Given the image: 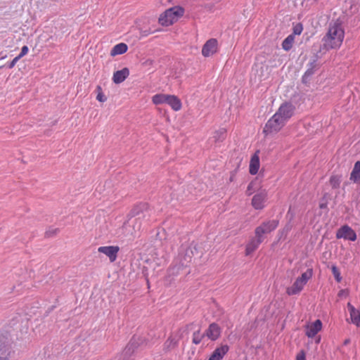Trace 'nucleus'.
<instances>
[{
	"instance_id": "obj_1",
	"label": "nucleus",
	"mask_w": 360,
	"mask_h": 360,
	"mask_svg": "<svg viewBox=\"0 0 360 360\" xmlns=\"http://www.w3.org/2000/svg\"><path fill=\"white\" fill-rule=\"evenodd\" d=\"M184 8L179 6H173L167 9L159 18V23L162 26H169L176 22L183 16Z\"/></svg>"
},
{
	"instance_id": "obj_2",
	"label": "nucleus",
	"mask_w": 360,
	"mask_h": 360,
	"mask_svg": "<svg viewBox=\"0 0 360 360\" xmlns=\"http://www.w3.org/2000/svg\"><path fill=\"white\" fill-rule=\"evenodd\" d=\"M286 124L281 117L275 113L266 123L263 133L266 135L276 133Z\"/></svg>"
},
{
	"instance_id": "obj_3",
	"label": "nucleus",
	"mask_w": 360,
	"mask_h": 360,
	"mask_svg": "<svg viewBox=\"0 0 360 360\" xmlns=\"http://www.w3.org/2000/svg\"><path fill=\"white\" fill-rule=\"evenodd\" d=\"M13 340L10 333L4 330H0V353L6 354L5 356H8L11 352V357H13L15 352L12 349Z\"/></svg>"
},
{
	"instance_id": "obj_4",
	"label": "nucleus",
	"mask_w": 360,
	"mask_h": 360,
	"mask_svg": "<svg viewBox=\"0 0 360 360\" xmlns=\"http://www.w3.org/2000/svg\"><path fill=\"white\" fill-rule=\"evenodd\" d=\"M197 251L195 245L191 243L188 246L182 245L179 252V262L182 266H187Z\"/></svg>"
},
{
	"instance_id": "obj_5",
	"label": "nucleus",
	"mask_w": 360,
	"mask_h": 360,
	"mask_svg": "<svg viewBox=\"0 0 360 360\" xmlns=\"http://www.w3.org/2000/svg\"><path fill=\"white\" fill-rule=\"evenodd\" d=\"M279 221L277 219H271L263 221L255 229L256 236L264 240V234L269 233L274 231L278 226Z\"/></svg>"
},
{
	"instance_id": "obj_6",
	"label": "nucleus",
	"mask_w": 360,
	"mask_h": 360,
	"mask_svg": "<svg viewBox=\"0 0 360 360\" xmlns=\"http://www.w3.org/2000/svg\"><path fill=\"white\" fill-rule=\"evenodd\" d=\"M327 33L335 37L337 43L344 40L345 31L342 22L338 20L330 23Z\"/></svg>"
},
{
	"instance_id": "obj_7",
	"label": "nucleus",
	"mask_w": 360,
	"mask_h": 360,
	"mask_svg": "<svg viewBox=\"0 0 360 360\" xmlns=\"http://www.w3.org/2000/svg\"><path fill=\"white\" fill-rule=\"evenodd\" d=\"M342 42L337 43L335 37L330 36L328 33L323 37L322 44H320V52L326 53L330 49H336L340 47Z\"/></svg>"
},
{
	"instance_id": "obj_8",
	"label": "nucleus",
	"mask_w": 360,
	"mask_h": 360,
	"mask_svg": "<svg viewBox=\"0 0 360 360\" xmlns=\"http://www.w3.org/2000/svg\"><path fill=\"white\" fill-rule=\"evenodd\" d=\"M295 108L290 102H285L282 103L278 110L276 111V114L282 118V120L287 122L293 115Z\"/></svg>"
},
{
	"instance_id": "obj_9",
	"label": "nucleus",
	"mask_w": 360,
	"mask_h": 360,
	"mask_svg": "<svg viewBox=\"0 0 360 360\" xmlns=\"http://www.w3.org/2000/svg\"><path fill=\"white\" fill-rule=\"evenodd\" d=\"M336 238L338 239L343 238L349 241H355L356 240V232L348 225L341 226L336 232Z\"/></svg>"
},
{
	"instance_id": "obj_10",
	"label": "nucleus",
	"mask_w": 360,
	"mask_h": 360,
	"mask_svg": "<svg viewBox=\"0 0 360 360\" xmlns=\"http://www.w3.org/2000/svg\"><path fill=\"white\" fill-rule=\"evenodd\" d=\"M267 199V192L266 190L259 191L252 199V205L255 210H262L265 206Z\"/></svg>"
},
{
	"instance_id": "obj_11",
	"label": "nucleus",
	"mask_w": 360,
	"mask_h": 360,
	"mask_svg": "<svg viewBox=\"0 0 360 360\" xmlns=\"http://www.w3.org/2000/svg\"><path fill=\"white\" fill-rule=\"evenodd\" d=\"M221 334V328L217 323H212L205 331V335L211 341L217 340Z\"/></svg>"
},
{
	"instance_id": "obj_12",
	"label": "nucleus",
	"mask_w": 360,
	"mask_h": 360,
	"mask_svg": "<svg viewBox=\"0 0 360 360\" xmlns=\"http://www.w3.org/2000/svg\"><path fill=\"white\" fill-rule=\"evenodd\" d=\"M217 51V40L216 39H210L207 40L203 45L202 49V54L205 57H209Z\"/></svg>"
},
{
	"instance_id": "obj_13",
	"label": "nucleus",
	"mask_w": 360,
	"mask_h": 360,
	"mask_svg": "<svg viewBox=\"0 0 360 360\" xmlns=\"http://www.w3.org/2000/svg\"><path fill=\"white\" fill-rule=\"evenodd\" d=\"M119 250L118 246H101L98 248V252L108 256L111 262L116 260Z\"/></svg>"
},
{
	"instance_id": "obj_14",
	"label": "nucleus",
	"mask_w": 360,
	"mask_h": 360,
	"mask_svg": "<svg viewBox=\"0 0 360 360\" xmlns=\"http://www.w3.org/2000/svg\"><path fill=\"white\" fill-rule=\"evenodd\" d=\"M148 204L146 202H140L136 205L131 210L128 214L129 218H132L135 217L143 215V217H146L145 212H146L148 210Z\"/></svg>"
},
{
	"instance_id": "obj_15",
	"label": "nucleus",
	"mask_w": 360,
	"mask_h": 360,
	"mask_svg": "<svg viewBox=\"0 0 360 360\" xmlns=\"http://www.w3.org/2000/svg\"><path fill=\"white\" fill-rule=\"evenodd\" d=\"M264 241L260 237L255 236L252 237L246 245L245 248V255H250L254 252L259 246V245Z\"/></svg>"
},
{
	"instance_id": "obj_16",
	"label": "nucleus",
	"mask_w": 360,
	"mask_h": 360,
	"mask_svg": "<svg viewBox=\"0 0 360 360\" xmlns=\"http://www.w3.org/2000/svg\"><path fill=\"white\" fill-rule=\"evenodd\" d=\"M229 350V346L228 345H221L213 351L208 360H221Z\"/></svg>"
},
{
	"instance_id": "obj_17",
	"label": "nucleus",
	"mask_w": 360,
	"mask_h": 360,
	"mask_svg": "<svg viewBox=\"0 0 360 360\" xmlns=\"http://www.w3.org/2000/svg\"><path fill=\"white\" fill-rule=\"evenodd\" d=\"M322 328V322L321 320H316L312 324L308 326L306 330V335L308 338H314Z\"/></svg>"
},
{
	"instance_id": "obj_18",
	"label": "nucleus",
	"mask_w": 360,
	"mask_h": 360,
	"mask_svg": "<svg viewBox=\"0 0 360 360\" xmlns=\"http://www.w3.org/2000/svg\"><path fill=\"white\" fill-rule=\"evenodd\" d=\"M350 314L351 321L356 326H360V310L356 309L350 302L347 304Z\"/></svg>"
},
{
	"instance_id": "obj_19",
	"label": "nucleus",
	"mask_w": 360,
	"mask_h": 360,
	"mask_svg": "<svg viewBox=\"0 0 360 360\" xmlns=\"http://www.w3.org/2000/svg\"><path fill=\"white\" fill-rule=\"evenodd\" d=\"M129 75V70L127 68H124L120 70L114 72L112 81L115 84H120L124 82Z\"/></svg>"
},
{
	"instance_id": "obj_20",
	"label": "nucleus",
	"mask_w": 360,
	"mask_h": 360,
	"mask_svg": "<svg viewBox=\"0 0 360 360\" xmlns=\"http://www.w3.org/2000/svg\"><path fill=\"white\" fill-rule=\"evenodd\" d=\"M259 169V158L257 153H255L250 160L249 166V172L252 175H255Z\"/></svg>"
},
{
	"instance_id": "obj_21",
	"label": "nucleus",
	"mask_w": 360,
	"mask_h": 360,
	"mask_svg": "<svg viewBox=\"0 0 360 360\" xmlns=\"http://www.w3.org/2000/svg\"><path fill=\"white\" fill-rule=\"evenodd\" d=\"M166 103L175 111L179 110L182 106L180 99L174 95H168Z\"/></svg>"
},
{
	"instance_id": "obj_22",
	"label": "nucleus",
	"mask_w": 360,
	"mask_h": 360,
	"mask_svg": "<svg viewBox=\"0 0 360 360\" xmlns=\"http://www.w3.org/2000/svg\"><path fill=\"white\" fill-rule=\"evenodd\" d=\"M139 343L133 338L123 350L124 355L131 358L135 350L138 348Z\"/></svg>"
},
{
	"instance_id": "obj_23",
	"label": "nucleus",
	"mask_w": 360,
	"mask_h": 360,
	"mask_svg": "<svg viewBox=\"0 0 360 360\" xmlns=\"http://www.w3.org/2000/svg\"><path fill=\"white\" fill-rule=\"evenodd\" d=\"M349 179L355 184L360 182V161H356L354 163V167L350 174Z\"/></svg>"
},
{
	"instance_id": "obj_24",
	"label": "nucleus",
	"mask_w": 360,
	"mask_h": 360,
	"mask_svg": "<svg viewBox=\"0 0 360 360\" xmlns=\"http://www.w3.org/2000/svg\"><path fill=\"white\" fill-rule=\"evenodd\" d=\"M304 285L297 278L292 285L287 289L288 295H294L298 294L303 289Z\"/></svg>"
},
{
	"instance_id": "obj_25",
	"label": "nucleus",
	"mask_w": 360,
	"mask_h": 360,
	"mask_svg": "<svg viewBox=\"0 0 360 360\" xmlns=\"http://www.w3.org/2000/svg\"><path fill=\"white\" fill-rule=\"evenodd\" d=\"M128 50V46L124 43H120L112 47L110 51V55L115 56L117 55H121L126 53Z\"/></svg>"
},
{
	"instance_id": "obj_26",
	"label": "nucleus",
	"mask_w": 360,
	"mask_h": 360,
	"mask_svg": "<svg viewBox=\"0 0 360 360\" xmlns=\"http://www.w3.org/2000/svg\"><path fill=\"white\" fill-rule=\"evenodd\" d=\"M294 34H289L282 42V49L286 51H290L294 43Z\"/></svg>"
},
{
	"instance_id": "obj_27",
	"label": "nucleus",
	"mask_w": 360,
	"mask_h": 360,
	"mask_svg": "<svg viewBox=\"0 0 360 360\" xmlns=\"http://www.w3.org/2000/svg\"><path fill=\"white\" fill-rule=\"evenodd\" d=\"M167 98H168L167 94H158L153 96L152 101L154 104L160 105V104L166 103Z\"/></svg>"
},
{
	"instance_id": "obj_28",
	"label": "nucleus",
	"mask_w": 360,
	"mask_h": 360,
	"mask_svg": "<svg viewBox=\"0 0 360 360\" xmlns=\"http://www.w3.org/2000/svg\"><path fill=\"white\" fill-rule=\"evenodd\" d=\"M204 338H205V332L201 333L200 329H198L193 333L192 342L196 345H199Z\"/></svg>"
},
{
	"instance_id": "obj_29",
	"label": "nucleus",
	"mask_w": 360,
	"mask_h": 360,
	"mask_svg": "<svg viewBox=\"0 0 360 360\" xmlns=\"http://www.w3.org/2000/svg\"><path fill=\"white\" fill-rule=\"evenodd\" d=\"M329 182L333 188H339L341 183V176L332 175L330 178Z\"/></svg>"
},
{
	"instance_id": "obj_30",
	"label": "nucleus",
	"mask_w": 360,
	"mask_h": 360,
	"mask_svg": "<svg viewBox=\"0 0 360 360\" xmlns=\"http://www.w3.org/2000/svg\"><path fill=\"white\" fill-rule=\"evenodd\" d=\"M312 269H308L307 271L302 274L301 276L298 277L297 279L300 280V281H301L304 285H305L308 280L312 276Z\"/></svg>"
},
{
	"instance_id": "obj_31",
	"label": "nucleus",
	"mask_w": 360,
	"mask_h": 360,
	"mask_svg": "<svg viewBox=\"0 0 360 360\" xmlns=\"http://www.w3.org/2000/svg\"><path fill=\"white\" fill-rule=\"evenodd\" d=\"M96 92L97 93L96 99L101 103H104L107 101V97L103 93L102 88L100 85H98L96 88Z\"/></svg>"
},
{
	"instance_id": "obj_32",
	"label": "nucleus",
	"mask_w": 360,
	"mask_h": 360,
	"mask_svg": "<svg viewBox=\"0 0 360 360\" xmlns=\"http://www.w3.org/2000/svg\"><path fill=\"white\" fill-rule=\"evenodd\" d=\"M331 271L336 281L340 283L342 281V276L338 268L335 265H333L331 267Z\"/></svg>"
},
{
	"instance_id": "obj_33",
	"label": "nucleus",
	"mask_w": 360,
	"mask_h": 360,
	"mask_svg": "<svg viewBox=\"0 0 360 360\" xmlns=\"http://www.w3.org/2000/svg\"><path fill=\"white\" fill-rule=\"evenodd\" d=\"M226 131L224 129H221L220 130L216 131L214 135V139L217 141H222L225 139Z\"/></svg>"
},
{
	"instance_id": "obj_34",
	"label": "nucleus",
	"mask_w": 360,
	"mask_h": 360,
	"mask_svg": "<svg viewBox=\"0 0 360 360\" xmlns=\"http://www.w3.org/2000/svg\"><path fill=\"white\" fill-rule=\"evenodd\" d=\"M58 232V229L54 228L53 226L49 227V229L45 232L46 238H51L57 234Z\"/></svg>"
},
{
	"instance_id": "obj_35",
	"label": "nucleus",
	"mask_w": 360,
	"mask_h": 360,
	"mask_svg": "<svg viewBox=\"0 0 360 360\" xmlns=\"http://www.w3.org/2000/svg\"><path fill=\"white\" fill-rule=\"evenodd\" d=\"M303 30V27L301 23H297L296 25L293 27V32L292 34L300 35Z\"/></svg>"
},
{
	"instance_id": "obj_36",
	"label": "nucleus",
	"mask_w": 360,
	"mask_h": 360,
	"mask_svg": "<svg viewBox=\"0 0 360 360\" xmlns=\"http://www.w3.org/2000/svg\"><path fill=\"white\" fill-rule=\"evenodd\" d=\"M254 185H255V182L254 181H251L248 184L247 190H246V195H248V196L251 195L255 192Z\"/></svg>"
},
{
	"instance_id": "obj_37",
	"label": "nucleus",
	"mask_w": 360,
	"mask_h": 360,
	"mask_svg": "<svg viewBox=\"0 0 360 360\" xmlns=\"http://www.w3.org/2000/svg\"><path fill=\"white\" fill-rule=\"evenodd\" d=\"M20 58L17 56L11 62L7 63L6 67L9 69H12L13 68H14L17 62L20 60Z\"/></svg>"
},
{
	"instance_id": "obj_38",
	"label": "nucleus",
	"mask_w": 360,
	"mask_h": 360,
	"mask_svg": "<svg viewBox=\"0 0 360 360\" xmlns=\"http://www.w3.org/2000/svg\"><path fill=\"white\" fill-rule=\"evenodd\" d=\"M28 51H29V48L27 47V46H23L21 49V51H20V54L18 55V56L20 58H22L23 56H25L26 54H27Z\"/></svg>"
},
{
	"instance_id": "obj_39",
	"label": "nucleus",
	"mask_w": 360,
	"mask_h": 360,
	"mask_svg": "<svg viewBox=\"0 0 360 360\" xmlns=\"http://www.w3.org/2000/svg\"><path fill=\"white\" fill-rule=\"evenodd\" d=\"M165 345L169 347L170 346L175 347L177 345V341L175 340L174 338H169L167 342H165Z\"/></svg>"
},
{
	"instance_id": "obj_40",
	"label": "nucleus",
	"mask_w": 360,
	"mask_h": 360,
	"mask_svg": "<svg viewBox=\"0 0 360 360\" xmlns=\"http://www.w3.org/2000/svg\"><path fill=\"white\" fill-rule=\"evenodd\" d=\"M324 53L323 51L322 52H320V49H319V51L313 56V57L311 58V60L313 61H315V62H317L318 60L321 57V55Z\"/></svg>"
},
{
	"instance_id": "obj_41",
	"label": "nucleus",
	"mask_w": 360,
	"mask_h": 360,
	"mask_svg": "<svg viewBox=\"0 0 360 360\" xmlns=\"http://www.w3.org/2000/svg\"><path fill=\"white\" fill-rule=\"evenodd\" d=\"M327 207H328V202L326 200V198L323 197L321 202L319 203V208L320 209H327Z\"/></svg>"
},
{
	"instance_id": "obj_42",
	"label": "nucleus",
	"mask_w": 360,
	"mask_h": 360,
	"mask_svg": "<svg viewBox=\"0 0 360 360\" xmlns=\"http://www.w3.org/2000/svg\"><path fill=\"white\" fill-rule=\"evenodd\" d=\"M307 67L316 70L319 67V64L317 62L311 60V61L308 63Z\"/></svg>"
},
{
	"instance_id": "obj_43",
	"label": "nucleus",
	"mask_w": 360,
	"mask_h": 360,
	"mask_svg": "<svg viewBox=\"0 0 360 360\" xmlns=\"http://www.w3.org/2000/svg\"><path fill=\"white\" fill-rule=\"evenodd\" d=\"M315 69L307 67V69L304 73L307 75V76H309L311 77L315 73Z\"/></svg>"
},
{
	"instance_id": "obj_44",
	"label": "nucleus",
	"mask_w": 360,
	"mask_h": 360,
	"mask_svg": "<svg viewBox=\"0 0 360 360\" xmlns=\"http://www.w3.org/2000/svg\"><path fill=\"white\" fill-rule=\"evenodd\" d=\"M296 360H306L305 354L303 351L297 355Z\"/></svg>"
},
{
	"instance_id": "obj_45",
	"label": "nucleus",
	"mask_w": 360,
	"mask_h": 360,
	"mask_svg": "<svg viewBox=\"0 0 360 360\" xmlns=\"http://www.w3.org/2000/svg\"><path fill=\"white\" fill-rule=\"evenodd\" d=\"M152 32H153V31H150V30H141V34L142 37H147L148 35H149Z\"/></svg>"
},
{
	"instance_id": "obj_46",
	"label": "nucleus",
	"mask_w": 360,
	"mask_h": 360,
	"mask_svg": "<svg viewBox=\"0 0 360 360\" xmlns=\"http://www.w3.org/2000/svg\"><path fill=\"white\" fill-rule=\"evenodd\" d=\"M117 360H131V358L124 355V353L122 352L121 354L118 356Z\"/></svg>"
},
{
	"instance_id": "obj_47",
	"label": "nucleus",
	"mask_w": 360,
	"mask_h": 360,
	"mask_svg": "<svg viewBox=\"0 0 360 360\" xmlns=\"http://www.w3.org/2000/svg\"><path fill=\"white\" fill-rule=\"evenodd\" d=\"M310 77L307 76V75L304 73L302 77V81L304 84H307L309 80Z\"/></svg>"
},
{
	"instance_id": "obj_48",
	"label": "nucleus",
	"mask_w": 360,
	"mask_h": 360,
	"mask_svg": "<svg viewBox=\"0 0 360 360\" xmlns=\"http://www.w3.org/2000/svg\"><path fill=\"white\" fill-rule=\"evenodd\" d=\"M12 357H11V352L8 353V356H1L0 360H11Z\"/></svg>"
},
{
	"instance_id": "obj_49",
	"label": "nucleus",
	"mask_w": 360,
	"mask_h": 360,
	"mask_svg": "<svg viewBox=\"0 0 360 360\" xmlns=\"http://www.w3.org/2000/svg\"><path fill=\"white\" fill-rule=\"evenodd\" d=\"M349 342H350L349 339H346V340L344 341V345H347Z\"/></svg>"
},
{
	"instance_id": "obj_50",
	"label": "nucleus",
	"mask_w": 360,
	"mask_h": 360,
	"mask_svg": "<svg viewBox=\"0 0 360 360\" xmlns=\"http://www.w3.org/2000/svg\"><path fill=\"white\" fill-rule=\"evenodd\" d=\"M344 292H345V290H341L339 292L338 295H339V296H341L342 295H343Z\"/></svg>"
},
{
	"instance_id": "obj_51",
	"label": "nucleus",
	"mask_w": 360,
	"mask_h": 360,
	"mask_svg": "<svg viewBox=\"0 0 360 360\" xmlns=\"http://www.w3.org/2000/svg\"><path fill=\"white\" fill-rule=\"evenodd\" d=\"M3 58H4V57H1V58H0V59H3Z\"/></svg>"
},
{
	"instance_id": "obj_52",
	"label": "nucleus",
	"mask_w": 360,
	"mask_h": 360,
	"mask_svg": "<svg viewBox=\"0 0 360 360\" xmlns=\"http://www.w3.org/2000/svg\"><path fill=\"white\" fill-rule=\"evenodd\" d=\"M4 66H0V69L2 68Z\"/></svg>"
}]
</instances>
